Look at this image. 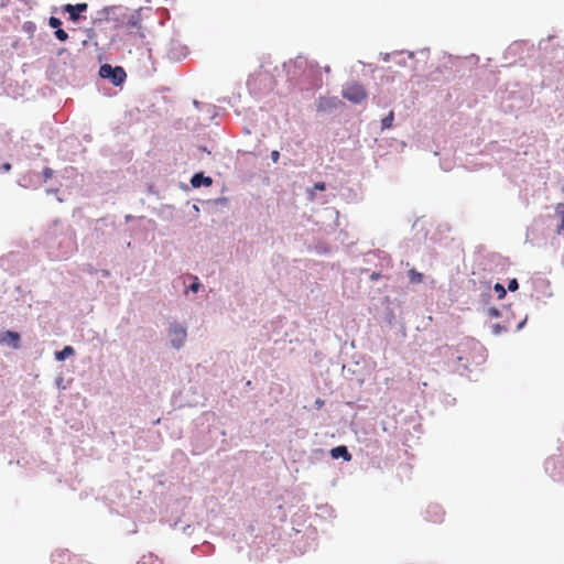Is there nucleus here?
<instances>
[{"label":"nucleus","mask_w":564,"mask_h":564,"mask_svg":"<svg viewBox=\"0 0 564 564\" xmlns=\"http://www.w3.org/2000/svg\"><path fill=\"white\" fill-rule=\"evenodd\" d=\"M55 36L57 40H59L62 42H64L68 39V34L61 28L55 31Z\"/></svg>","instance_id":"13"},{"label":"nucleus","mask_w":564,"mask_h":564,"mask_svg":"<svg viewBox=\"0 0 564 564\" xmlns=\"http://www.w3.org/2000/svg\"><path fill=\"white\" fill-rule=\"evenodd\" d=\"M212 182L210 177L204 176L202 173L195 174L191 180L193 187H199L202 185L209 186Z\"/></svg>","instance_id":"7"},{"label":"nucleus","mask_w":564,"mask_h":564,"mask_svg":"<svg viewBox=\"0 0 564 564\" xmlns=\"http://www.w3.org/2000/svg\"><path fill=\"white\" fill-rule=\"evenodd\" d=\"M271 159H272V161H273L274 163H276V162L279 161V159H280V152H279V151H276V150L272 151V152H271Z\"/></svg>","instance_id":"20"},{"label":"nucleus","mask_w":564,"mask_h":564,"mask_svg":"<svg viewBox=\"0 0 564 564\" xmlns=\"http://www.w3.org/2000/svg\"><path fill=\"white\" fill-rule=\"evenodd\" d=\"M186 329L182 325H171L169 336L171 338V344L174 348L178 349L183 346L186 339Z\"/></svg>","instance_id":"3"},{"label":"nucleus","mask_w":564,"mask_h":564,"mask_svg":"<svg viewBox=\"0 0 564 564\" xmlns=\"http://www.w3.org/2000/svg\"><path fill=\"white\" fill-rule=\"evenodd\" d=\"M409 280L411 283L417 284L423 281V274L417 272L415 269L409 270Z\"/></svg>","instance_id":"10"},{"label":"nucleus","mask_w":564,"mask_h":564,"mask_svg":"<svg viewBox=\"0 0 564 564\" xmlns=\"http://www.w3.org/2000/svg\"><path fill=\"white\" fill-rule=\"evenodd\" d=\"M518 288H519V284L516 279H512L511 281H509V283H508L509 291H511V292L517 291Z\"/></svg>","instance_id":"16"},{"label":"nucleus","mask_w":564,"mask_h":564,"mask_svg":"<svg viewBox=\"0 0 564 564\" xmlns=\"http://www.w3.org/2000/svg\"><path fill=\"white\" fill-rule=\"evenodd\" d=\"M7 338H9L12 343H13V346L15 348H18V343L20 340V335L15 332H7L6 335H4V338L3 340H6Z\"/></svg>","instance_id":"12"},{"label":"nucleus","mask_w":564,"mask_h":564,"mask_svg":"<svg viewBox=\"0 0 564 564\" xmlns=\"http://www.w3.org/2000/svg\"><path fill=\"white\" fill-rule=\"evenodd\" d=\"M495 291L498 293L499 299H503L506 296V290L502 284L496 283Z\"/></svg>","instance_id":"15"},{"label":"nucleus","mask_w":564,"mask_h":564,"mask_svg":"<svg viewBox=\"0 0 564 564\" xmlns=\"http://www.w3.org/2000/svg\"><path fill=\"white\" fill-rule=\"evenodd\" d=\"M88 8L87 3L66 4L65 11L69 13V19L76 21L79 18V13L86 11Z\"/></svg>","instance_id":"5"},{"label":"nucleus","mask_w":564,"mask_h":564,"mask_svg":"<svg viewBox=\"0 0 564 564\" xmlns=\"http://www.w3.org/2000/svg\"><path fill=\"white\" fill-rule=\"evenodd\" d=\"M48 24L51 28L53 29H59L61 25H62V22L58 18H55V17H51L50 20H48Z\"/></svg>","instance_id":"14"},{"label":"nucleus","mask_w":564,"mask_h":564,"mask_svg":"<svg viewBox=\"0 0 564 564\" xmlns=\"http://www.w3.org/2000/svg\"><path fill=\"white\" fill-rule=\"evenodd\" d=\"M323 405H324V400H322V399H317V400L315 401V406H316L317 409H321Z\"/></svg>","instance_id":"22"},{"label":"nucleus","mask_w":564,"mask_h":564,"mask_svg":"<svg viewBox=\"0 0 564 564\" xmlns=\"http://www.w3.org/2000/svg\"><path fill=\"white\" fill-rule=\"evenodd\" d=\"M116 9H117V7H106V8L104 9V12H105V13L107 14V17H108V15H109L111 12H113Z\"/></svg>","instance_id":"21"},{"label":"nucleus","mask_w":564,"mask_h":564,"mask_svg":"<svg viewBox=\"0 0 564 564\" xmlns=\"http://www.w3.org/2000/svg\"><path fill=\"white\" fill-rule=\"evenodd\" d=\"M343 97L354 104H359L366 99L367 93L362 85L351 83L344 87Z\"/></svg>","instance_id":"2"},{"label":"nucleus","mask_w":564,"mask_h":564,"mask_svg":"<svg viewBox=\"0 0 564 564\" xmlns=\"http://www.w3.org/2000/svg\"><path fill=\"white\" fill-rule=\"evenodd\" d=\"M44 180L47 181L53 176V171L50 167H45L43 171Z\"/></svg>","instance_id":"17"},{"label":"nucleus","mask_w":564,"mask_h":564,"mask_svg":"<svg viewBox=\"0 0 564 564\" xmlns=\"http://www.w3.org/2000/svg\"><path fill=\"white\" fill-rule=\"evenodd\" d=\"M127 26L131 30H137L138 35L141 39L145 37V33L141 25V15L139 11L133 12L127 20Z\"/></svg>","instance_id":"4"},{"label":"nucleus","mask_w":564,"mask_h":564,"mask_svg":"<svg viewBox=\"0 0 564 564\" xmlns=\"http://www.w3.org/2000/svg\"><path fill=\"white\" fill-rule=\"evenodd\" d=\"M330 455L334 459H338L339 457L344 458V460L349 462L351 460V454L348 452L347 447L344 445L334 447L330 451Z\"/></svg>","instance_id":"6"},{"label":"nucleus","mask_w":564,"mask_h":564,"mask_svg":"<svg viewBox=\"0 0 564 564\" xmlns=\"http://www.w3.org/2000/svg\"><path fill=\"white\" fill-rule=\"evenodd\" d=\"M199 286H200V284L198 282L197 278H195V282L189 285V290L193 292H197L199 290Z\"/></svg>","instance_id":"19"},{"label":"nucleus","mask_w":564,"mask_h":564,"mask_svg":"<svg viewBox=\"0 0 564 564\" xmlns=\"http://www.w3.org/2000/svg\"><path fill=\"white\" fill-rule=\"evenodd\" d=\"M555 213L561 218V224H560V226L556 229V232L558 235H561V234H564V204L563 203H558L555 206Z\"/></svg>","instance_id":"8"},{"label":"nucleus","mask_w":564,"mask_h":564,"mask_svg":"<svg viewBox=\"0 0 564 564\" xmlns=\"http://www.w3.org/2000/svg\"><path fill=\"white\" fill-rule=\"evenodd\" d=\"M75 352L74 348L72 346H65L61 351H57L55 354V358L59 361L65 360L67 357L73 356Z\"/></svg>","instance_id":"9"},{"label":"nucleus","mask_w":564,"mask_h":564,"mask_svg":"<svg viewBox=\"0 0 564 564\" xmlns=\"http://www.w3.org/2000/svg\"><path fill=\"white\" fill-rule=\"evenodd\" d=\"M393 119H394V113H393V111H390L389 115L381 120V128L383 130L390 129L392 127Z\"/></svg>","instance_id":"11"},{"label":"nucleus","mask_w":564,"mask_h":564,"mask_svg":"<svg viewBox=\"0 0 564 564\" xmlns=\"http://www.w3.org/2000/svg\"><path fill=\"white\" fill-rule=\"evenodd\" d=\"M325 188H326V185L323 182H317L313 186V189H316V191H325Z\"/></svg>","instance_id":"18"},{"label":"nucleus","mask_w":564,"mask_h":564,"mask_svg":"<svg viewBox=\"0 0 564 564\" xmlns=\"http://www.w3.org/2000/svg\"><path fill=\"white\" fill-rule=\"evenodd\" d=\"M378 276H379V274L373 273V274L371 275V279H372V280H377V279H378Z\"/></svg>","instance_id":"23"},{"label":"nucleus","mask_w":564,"mask_h":564,"mask_svg":"<svg viewBox=\"0 0 564 564\" xmlns=\"http://www.w3.org/2000/svg\"><path fill=\"white\" fill-rule=\"evenodd\" d=\"M99 74L102 78L110 79V82L116 86L121 85L126 80V77H127V74L122 67H120V66L112 67L109 64L102 65L100 67Z\"/></svg>","instance_id":"1"}]
</instances>
